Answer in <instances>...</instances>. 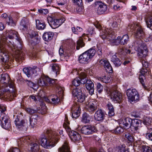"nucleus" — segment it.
<instances>
[{
    "label": "nucleus",
    "instance_id": "1",
    "mask_svg": "<svg viewBox=\"0 0 152 152\" xmlns=\"http://www.w3.org/2000/svg\"><path fill=\"white\" fill-rule=\"evenodd\" d=\"M6 36V38L2 40L6 47L0 46V63L10 66L11 61L9 60V53L14 56L16 61H20L24 59L25 51L17 32L12 30L7 31Z\"/></svg>",
    "mask_w": 152,
    "mask_h": 152
},
{
    "label": "nucleus",
    "instance_id": "2",
    "mask_svg": "<svg viewBox=\"0 0 152 152\" xmlns=\"http://www.w3.org/2000/svg\"><path fill=\"white\" fill-rule=\"evenodd\" d=\"M0 80L2 83L0 88V99L10 101L12 100L16 96L17 94L14 86L11 81H9L8 74H2Z\"/></svg>",
    "mask_w": 152,
    "mask_h": 152
},
{
    "label": "nucleus",
    "instance_id": "3",
    "mask_svg": "<svg viewBox=\"0 0 152 152\" xmlns=\"http://www.w3.org/2000/svg\"><path fill=\"white\" fill-rule=\"evenodd\" d=\"M45 136L41 140V145L45 148H50L54 146L60 139L59 135L55 132L47 129L44 131Z\"/></svg>",
    "mask_w": 152,
    "mask_h": 152
},
{
    "label": "nucleus",
    "instance_id": "4",
    "mask_svg": "<svg viewBox=\"0 0 152 152\" xmlns=\"http://www.w3.org/2000/svg\"><path fill=\"white\" fill-rule=\"evenodd\" d=\"M72 94L73 96H76L77 101L78 102L83 104H85L86 106L88 105L87 108L88 111L92 113L97 109V106L95 102L94 101L92 102H88L89 100H87V96L83 94L81 90L80 89H74L72 91Z\"/></svg>",
    "mask_w": 152,
    "mask_h": 152
},
{
    "label": "nucleus",
    "instance_id": "5",
    "mask_svg": "<svg viewBox=\"0 0 152 152\" xmlns=\"http://www.w3.org/2000/svg\"><path fill=\"white\" fill-rule=\"evenodd\" d=\"M135 30V37L139 40L136 41L132 46L137 48V50L142 49L145 46H147L145 44H142V41L141 40L142 39H144L145 36L143 29L140 26L136 25Z\"/></svg>",
    "mask_w": 152,
    "mask_h": 152
},
{
    "label": "nucleus",
    "instance_id": "6",
    "mask_svg": "<svg viewBox=\"0 0 152 152\" xmlns=\"http://www.w3.org/2000/svg\"><path fill=\"white\" fill-rule=\"evenodd\" d=\"M105 91L107 96L115 102L120 103L121 102L122 99L121 94L119 91L116 90L115 88L106 86V88L105 87Z\"/></svg>",
    "mask_w": 152,
    "mask_h": 152
},
{
    "label": "nucleus",
    "instance_id": "7",
    "mask_svg": "<svg viewBox=\"0 0 152 152\" xmlns=\"http://www.w3.org/2000/svg\"><path fill=\"white\" fill-rule=\"evenodd\" d=\"M96 52V50L93 48L85 51L79 56L78 60L79 62L86 64L94 56Z\"/></svg>",
    "mask_w": 152,
    "mask_h": 152
},
{
    "label": "nucleus",
    "instance_id": "8",
    "mask_svg": "<svg viewBox=\"0 0 152 152\" xmlns=\"http://www.w3.org/2000/svg\"><path fill=\"white\" fill-rule=\"evenodd\" d=\"M138 50V53L137 54L139 57L141 58L140 61L141 62L143 68H147L149 65V64L145 59L147 55L148 50L147 46L143 48V49Z\"/></svg>",
    "mask_w": 152,
    "mask_h": 152
},
{
    "label": "nucleus",
    "instance_id": "9",
    "mask_svg": "<svg viewBox=\"0 0 152 152\" xmlns=\"http://www.w3.org/2000/svg\"><path fill=\"white\" fill-rule=\"evenodd\" d=\"M126 95L129 101L131 103L136 102L139 100V96L135 89H129L126 91Z\"/></svg>",
    "mask_w": 152,
    "mask_h": 152
},
{
    "label": "nucleus",
    "instance_id": "10",
    "mask_svg": "<svg viewBox=\"0 0 152 152\" xmlns=\"http://www.w3.org/2000/svg\"><path fill=\"white\" fill-rule=\"evenodd\" d=\"M107 33L108 35H105V39H106L108 41H110V42L114 44L117 45L119 44H121V37L118 36L117 39H115L116 35L114 32H113V31H109V32L107 31Z\"/></svg>",
    "mask_w": 152,
    "mask_h": 152
},
{
    "label": "nucleus",
    "instance_id": "11",
    "mask_svg": "<svg viewBox=\"0 0 152 152\" xmlns=\"http://www.w3.org/2000/svg\"><path fill=\"white\" fill-rule=\"evenodd\" d=\"M105 70L107 75V80L105 78V83H110L112 79L113 69L108 60L105 59Z\"/></svg>",
    "mask_w": 152,
    "mask_h": 152
},
{
    "label": "nucleus",
    "instance_id": "12",
    "mask_svg": "<svg viewBox=\"0 0 152 152\" xmlns=\"http://www.w3.org/2000/svg\"><path fill=\"white\" fill-rule=\"evenodd\" d=\"M47 20L50 26L53 29L58 27L63 23L65 20V18L61 20H56L53 19L51 17L49 16L47 18Z\"/></svg>",
    "mask_w": 152,
    "mask_h": 152
},
{
    "label": "nucleus",
    "instance_id": "13",
    "mask_svg": "<svg viewBox=\"0 0 152 152\" xmlns=\"http://www.w3.org/2000/svg\"><path fill=\"white\" fill-rule=\"evenodd\" d=\"M23 71L28 77H29L33 74L36 75L37 73L40 71V69L37 66H34L32 67H25L23 68Z\"/></svg>",
    "mask_w": 152,
    "mask_h": 152
},
{
    "label": "nucleus",
    "instance_id": "14",
    "mask_svg": "<svg viewBox=\"0 0 152 152\" xmlns=\"http://www.w3.org/2000/svg\"><path fill=\"white\" fill-rule=\"evenodd\" d=\"M80 131L83 134L89 135L95 133L96 131V129L95 126L91 125H85L82 127Z\"/></svg>",
    "mask_w": 152,
    "mask_h": 152
},
{
    "label": "nucleus",
    "instance_id": "15",
    "mask_svg": "<svg viewBox=\"0 0 152 152\" xmlns=\"http://www.w3.org/2000/svg\"><path fill=\"white\" fill-rule=\"evenodd\" d=\"M71 111L72 118L76 119L80 115L81 109L80 105L76 103L74 104L71 107Z\"/></svg>",
    "mask_w": 152,
    "mask_h": 152
},
{
    "label": "nucleus",
    "instance_id": "16",
    "mask_svg": "<svg viewBox=\"0 0 152 152\" xmlns=\"http://www.w3.org/2000/svg\"><path fill=\"white\" fill-rule=\"evenodd\" d=\"M1 121V125L3 128L8 129L11 127L10 120L9 116L7 115H4L0 118Z\"/></svg>",
    "mask_w": 152,
    "mask_h": 152
},
{
    "label": "nucleus",
    "instance_id": "17",
    "mask_svg": "<svg viewBox=\"0 0 152 152\" xmlns=\"http://www.w3.org/2000/svg\"><path fill=\"white\" fill-rule=\"evenodd\" d=\"M14 122L16 126L21 130L26 128L27 124L24 120L20 119V116H17Z\"/></svg>",
    "mask_w": 152,
    "mask_h": 152
},
{
    "label": "nucleus",
    "instance_id": "18",
    "mask_svg": "<svg viewBox=\"0 0 152 152\" xmlns=\"http://www.w3.org/2000/svg\"><path fill=\"white\" fill-rule=\"evenodd\" d=\"M132 123V119L129 118H126L122 120L120 123V125L124 129H128L130 128H131Z\"/></svg>",
    "mask_w": 152,
    "mask_h": 152
},
{
    "label": "nucleus",
    "instance_id": "19",
    "mask_svg": "<svg viewBox=\"0 0 152 152\" xmlns=\"http://www.w3.org/2000/svg\"><path fill=\"white\" fill-rule=\"evenodd\" d=\"M85 87L90 95L91 96L94 94V84L91 80H88L85 84Z\"/></svg>",
    "mask_w": 152,
    "mask_h": 152
},
{
    "label": "nucleus",
    "instance_id": "20",
    "mask_svg": "<svg viewBox=\"0 0 152 152\" xmlns=\"http://www.w3.org/2000/svg\"><path fill=\"white\" fill-rule=\"evenodd\" d=\"M69 135L71 140L74 142L80 141L81 139V136L77 132L72 130L69 133Z\"/></svg>",
    "mask_w": 152,
    "mask_h": 152
},
{
    "label": "nucleus",
    "instance_id": "21",
    "mask_svg": "<svg viewBox=\"0 0 152 152\" xmlns=\"http://www.w3.org/2000/svg\"><path fill=\"white\" fill-rule=\"evenodd\" d=\"M141 121L136 119H132V123L131 126V129L132 132L135 133L137 131L138 128L141 124Z\"/></svg>",
    "mask_w": 152,
    "mask_h": 152
},
{
    "label": "nucleus",
    "instance_id": "22",
    "mask_svg": "<svg viewBox=\"0 0 152 152\" xmlns=\"http://www.w3.org/2000/svg\"><path fill=\"white\" fill-rule=\"evenodd\" d=\"M45 100L46 102L54 105L58 104L60 101L59 96L56 95H51L49 98L46 99Z\"/></svg>",
    "mask_w": 152,
    "mask_h": 152
},
{
    "label": "nucleus",
    "instance_id": "23",
    "mask_svg": "<svg viewBox=\"0 0 152 152\" xmlns=\"http://www.w3.org/2000/svg\"><path fill=\"white\" fill-rule=\"evenodd\" d=\"M104 112L101 109H99L96 112L94 117L95 119L97 121H102L104 120Z\"/></svg>",
    "mask_w": 152,
    "mask_h": 152
},
{
    "label": "nucleus",
    "instance_id": "24",
    "mask_svg": "<svg viewBox=\"0 0 152 152\" xmlns=\"http://www.w3.org/2000/svg\"><path fill=\"white\" fill-rule=\"evenodd\" d=\"M88 38V36L85 34H83L82 37H80L79 39L77 42V46L76 48L77 50H79L80 48H82L85 45V44L83 42V39H86Z\"/></svg>",
    "mask_w": 152,
    "mask_h": 152
},
{
    "label": "nucleus",
    "instance_id": "25",
    "mask_svg": "<svg viewBox=\"0 0 152 152\" xmlns=\"http://www.w3.org/2000/svg\"><path fill=\"white\" fill-rule=\"evenodd\" d=\"M117 53H112L110 54L111 60L113 62L114 65L117 67L120 66L122 63L120 59L118 58L116 55Z\"/></svg>",
    "mask_w": 152,
    "mask_h": 152
},
{
    "label": "nucleus",
    "instance_id": "26",
    "mask_svg": "<svg viewBox=\"0 0 152 152\" xmlns=\"http://www.w3.org/2000/svg\"><path fill=\"white\" fill-rule=\"evenodd\" d=\"M80 80L79 77H77L72 81V84L70 87V89L72 91L74 89H78L77 88V87L79 86L80 84Z\"/></svg>",
    "mask_w": 152,
    "mask_h": 152
},
{
    "label": "nucleus",
    "instance_id": "27",
    "mask_svg": "<svg viewBox=\"0 0 152 152\" xmlns=\"http://www.w3.org/2000/svg\"><path fill=\"white\" fill-rule=\"evenodd\" d=\"M104 3L101 1H97L95 3V5L98 7L97 12L99 14H101L104 12V9L103 7Z\"/></svg>",
    "mask_w": 152,
    "mask_h": 152
},
{
    "label": "nucleus",
    "instance_id": "28",
    "mask_svg": "<svg viewBox=\"0 0 152 152\" xmlns=\"http://www.w3.org/2000/svg\"><path fill=\"white\" fill-rule=\"evenodd\" d=\"M111 26H110L111 30L110 29H108V28L106 29V28H105V35H108V34L107 33V31L108 32H109V31H113V32H114V33H115V31L119 28V25H118L117 23L116 22H113L112 24H111ZM105 28H106L105 27Z\"/></svg>",
    "mask_w": 152,
    "mask_h": 152
},
{
    "label": "nucleus",
    "instance_id": "29",
    "mask_svg": "<svg viewBox=\"0 0 152 152\" xmlns=\"http://www.w3.org/2000/svg\"><path fill=\"white\" fill-rule=\"evenodd\" d=\"M54 34V33L52 32H45L43 35V38L45 41H48L53 38Z\"/></svg>",
    "mask_w": 152,
    "mask_h": 152
},
{
    "label": "nucleus",
    "instance_id": "30",
    "mask_svg": "<svg viewBox=\"0 0 152 152\" xmlns=\"http://www.w3.org/2000/svg\"><path fill=\"white\" fill-rule=\"evenodd\" d=\"M30 141V139L28 137H24L20 138L18 141V143L19 145H21L24 144L29 143Z\"/></svg>",
    "mask_w": 152,
    "mask_h": 152
},
{
    "label": "nucleus",
    "instance_id": "31",
    "mask_svg": "<svg viewBox=\"0 0 152 152\" xmlns=\"http://www.w3.org/2000/svg\"><path fill=\"white\" fill-rule=\"evenodd\" d=\"M59 152H71L67 143L65 142L62 146L58 148Z\"/></svg>",
    "mask_w": 152,
    "mask_h": 152
},
{
    "label": "nucleus",
    "instance_id": "32",
    "mask_svg": "<svg viewBox=\"0 0 152 152\" xmlns=\"http://www.w3.org/2000/svg\"><path fill=\"white\" fill-rule=\"evenodd\" d=\"M106 109L108 111V114L109 116H113L114 115V109L113 105L110 103L107 105Z\"/></svg>",
    "mask_w": 152,
    "mask_h": 152
},
{
    "label": "nucleus",
    "instance_id": "33",
    "mask_svg": "<svg viewBox=\"0 0 152 152\" xmlns=\"http://www.w3.org/2000/svg\"><path fill=\"white\" fill-rule=\"evenodd\" d=\"M91 116L86 113H84L82 115L81 121L84 124L88 123L91 120Z\"/></svg>",
    "mask_w": 152,
    "mask_h": 152
},
{
    "label": "nucleus",
    "instance_id": "34",
    "mask_svg": "<svg viewBox=\"0 0 152 152\" xmlns=\"http://www.w3.org/2000/svg\"><path fill=\"white\" fill-rule=\"evenodd\" d=\"M31 151L37 152L39 150V145L38 142H31Z\"/></svg>",
    "mask_w": 152,
    "mask_h": 152
},
{
    "label": "nucleus",
    "instance_id": "35",
    "mask_svg": "<svg viewBox=\"0 0 152 152\" xmlns=\"http://www.w3.org/2000/svg\"><path fill=\"white\" fill-rule=\"evenodd\" d=\"M43 80L45 84V86H48L49 84H53L55 83V80L49 78L48 76H43Z\"/></svg>",
    "mask_w": 152,
    "mask_h": 152
},
{
    "label": "nucleus",
    "instance_id": "36",
    "mask_svg": "<svg viewBox=\"0 0 152 152\" xmlns=\"http://www.w3.org/2000/svg\"><path fill=\"white\" fill-rule=\"evenodd\" d=\"M124 145L117 147L115 150V152H129V149L125 148Z\"/></svg>",
    "mask_w": 152,
    "mask_h": 152
},
{
    "label": "nucleus",
    "instance_id": "37",
    "mask_svg": "<svg viewBox=\"0 0 152 152\" xmlns=\"http://www.w3.org/2000/svg\"><path fill=\"white\" fill-rule=\"evenodd\" d=\"M36 26L38 29L43 30L46 27V25L45 23H42L39 20H36Z\"/></svg>",
    "mask_w": 152,
    "mask_h": 152
},
{
    "label": "nucleus",
    "instance_id": "38",
    "mask_svg": "<svg viewBox=\"0 0 152 152\" xmlns=\"http://www.w3.org/2000/svg\"><path fill=\"white\" fill-rule=\"evenodd\" d=\"M86 74L85 73H82L81 74V76L79 78H80V83L82 84H86L87 81L89 79H87L86 78Z\"/></svg>",
    "mask_w": 152,
    "mask_h": 152
},
{
    "label": "nucleus",
    "instance_id": "39",
    "mask_svg": "<svg viewBox=\"0 0 152 152\" xmlns=\"http://www.w3.org/2000/svg\"><path fill=\"white\" fill-rule=\"evenodd\" d=\"M40 38L38 37H33L32 40L30 42L31 45L32 46L38 44L40 42Z\"/></svg>",
    "mask_w": 152,
    "mask_h": 152
},
{
    "label": "nucleus",
    "instance_id": "40",
    "mask_svg": "<svg viewBox=\"0 0 152 152\" xmlns=\"http://www.w3.org/2000/svg\"><path fill=\"white\" fill-rule=\"evenodd\" d=\"M95 27L99 30H102V33H100V37H101L104 41V32H103V30L102 28V27L99 24H96L95 25Z\"/></svg>",
    "mask_w": 152,
    "mask_h": 152
},
{
    "label": "nucleus",
    "instance_id": "41",
    "mask_svg": "<svg viewBox=\"0 0 152 152\" xmlns=\"http://www.w3.org/2000/svg\"><path fill=\"white\" fill-rule=\"evenodd\" d=\"M20 29L22 30H26L28 28L27 24L26 22L24 20H21L19 26Z\"/></svg>",
    "mask_w": 152,
    "mask_h": 152
},
{
    "label": "nucleus",
    "instance_id": "42",
    "mask_svg": "<svg viewBox=\"0 0 152 152\" xmlns=\"http://www.w3.org/2000/svg\"><path fill=\"white\" fill-rule=\"evenodd\" d=\"M121 45H125L129 41V37L127 34H125L121 38Z\"/></svg>",
    "mask_w": 152,
    "mask_h": 152
},
{
    "label": "nucleus",
    "instance_id": "43",
    "mask_svg": "<svg viewBox=\"0 0 152 152\" xmlns=\"http://www.w3.org/2000/svg\"><path fill=\"white\" fill-rule=\"evenodd\" d=\"M124 136L126 138L128 141L132 142L134 141V138L133 136L131 134L129 133H126L124 134Z\"/></svg>",
    "mask_w": 152,
    "mask_h": 152
},
{
    "label": "nucleus",
    "instance_id": "44",
    "mask_svg": "<svg viewBox=\"0 0 152 152\" xmlns=\"http://www.w3.org/2000/svg\"><path fill=\"white\" fill-rule=\"evenodd\" d=\"M50 17L53 19L56 20H61L64 18L59 13H55L52 15Z\"/></svg>",
    "mask_w": 152,
    "mask_h": 152
},
{
    "label": "nucleus",
    "instance_id": "45",
    "mask_svg": "<svg viewBox=\"0 0 152 152\" xmlns=\"http://www.w3.org/2000/svg\"><path fill=\"white\" fill-rule=\"evenodd\" d=\"M146 23L148 27L152 30V15L149 16L147 20H146Z\"/></svg>",
    "mask_w": 152,
    "mask_h": 152
},
{
    "label": "nucleus",
    "instance_id": "46",
    "mask_svg": "<svg viewBox=\"0 0 152 152\" xmlns=\"http://www.w3.org/2000/svg\"><path fill=\"white\" fill-rule=\"evenodd\" d=\"M148 69L143 68L140 71V75L145 77V75H147L149 73L148 70Z\"/></svg>",
    "mask_w": 152,
    "mask_h": 152
},
{
    "label": "nucleus",
    "instance_id": "47",
    "mask_svg": "<svg viewBox=\"0 0 152 152\" xmlns=\"http://www.w3.org/2000/svg\"><path fill=\"white\" fill-rule=\"evenodd\" d=\"M52 69L53 71L57 75V73L59 71L60 68L58 65L57 64H54L52 66Z\"/></svg>",
    "mask_w": 152,
    "mask_h": 152
},
{
    "label": "nucleus",
    "instance_id": "48",
    "mask_svg": "<svg viewBox=\"0 0 152 152\" xmlns=\"http://www.w3.org/2000/svg\"><path fill=\"white\" fill-rule=\"evenodd\" d=\"M25 110L30 115L35 113L37 112V110L30 107L26 108H25Z\"/></svg>",
    "mask_w": 152,
    "mask_h": 152
},
{
    "label": "nucleus",
    "instance_id": "49",
    "mask_svg": "<svg viewBox=\"0 0 152 152\" xmlns=\"http://www.w3.org/2000/svg\"><path fill=\"white\" fill-rule=\"evenodd\" d=\"M118 52L120 54H122L124 55L126 53L127 54L130 53L131 52V51L129 50L123 49L120 48L118 50Z\"/></svg>",
    "mask_w": 152,
    "mask_h": 152
},
{
    "label": "nucleus",
    "instance_id": "50",
    "mask_svg": "<svg viewBox=\"0 0 152 152\" xmlns=\"http://www.w3.org/2000/svg\"><path fill=\"white\" fill-rule=\"evenodd\" d=\"M90 152H104V150L101 147H99V149L95 148H92L91 149Z\"/></svg>",
    "mask_w": 152,
    "mask_h": 152
},
{
    "label": "nucleus",
    "instance_id": "51",
    "mask_svg": "<svg viewBox=\"0 0 152 152\" xmlns=\"http://www.w3.org/2000/svg\"><path fill=\"white\" fill-rule=\"evenodd\" d=\"M142 152H152L151 148L147 146L142 145L141 147Z\"/></svg>",
    "mask_w": 152,
    "mask_h": 152
},
{
    "label": "nucleus",
    "instance_id": "52",
    "mask_svg": "<svg viewBox=\"0 0 152 152\" xmlns=\"http://www.w3.org/2000/svg\"><path fill=\"white\" fill-rule=\"evenodd\" d=\"M120 126H117L113 131V132L115 134H120L124 131L123 129Z\"/></svg>",
    "mask_w": 152,
    "mask_h": 152
},
{
    "label": "nucleus",
    "instance_id": "53",
    "mask_svg": "<svg viewBox=\"0 0 152 152\" xmlns=\"http://www.w3.org/2000/svg\"><path fill=\"white\" fill-rule=\"evenodd\" d=\"M7 22V23L8 25L14 26L15 25L12 18L10 17H8Z\"/></svg>",
    "mask_w": 152,
    "mask_h": 152
},
{
    "label": "nucleus",
    "instance_id": "54",
    "mask_svg": "<svg viewBox=\"0 0 152 152\" xmlns=\"http://www.w3.org/2000/svg\"><path fill=\"white\" fill-rule=\"evenodd\" d=\"M151 119L149 117L145 118L143 121V124L146 125H148L151 124Z\"/></svg>",
    "mask_w": 152,
    "mask_h": 152
},
{
    "label": "nucleus",
    "instance_id": "55",
    "mask_svg": "<svg viewBox=\"0 0 152 152\" xmlns=\"http://www.w3.org/2000/svg\"><path fill=\"white\" fill-rule=\"evenodd\" d=\"M97 91L99 94L101 93L103 91V86L99 83H97L96 84Z\"/></svg>",
    "mask_w": 152,
    "mask_h": 152
},
{
    "label": "nucleus",
    "instance_id": "56",
    "mask_svg": "<svg viewBox=\"0 0 152 152\" xmlns=\"http://www.w3.org/2000/svg\"><path fill=\"white\" fill-rule=\"evenodd\" d=\"M44 82L43 77H42L38 80V83L39 86H45V84Z\"/></svg>",
    "mask_w": 152,
    "mask_h": 152
},
{
    "label": "nucleus",
    "instance_id": "57",
    "mask_svg": "<svg viewBox=\"0 0 152 152\" xmlns=\"http://www.w3.org/2000/svg\"><path fill=\"white\" fill-rule=\"evenodd\" d=\"M30 124L31 126L33 127L36 124L37 121L36 120L34 119L31 118H29Z\"/></svg>",
    "mask_w": 152,
    "mask_h": 152
},
{
    "label": "nucleus",
    "instance_id": "58",
    "mask_svg": "<svg viewBox=\"0 0 152 152\" xmlns=\"http://www.w3.org/2000/svg\"><path fill=\"white\" fill-rule=\"evenodd\" d=\"M38 11L39 12L44 15H46L48 13V11L47 9H42L39 10Z\"/></svg>",
    "mask_w": 152,
    "mask_h": 152
},
{
    "label": "nucleus",
    "instance_id": "59",
    "mask_svg": "<svg viewBox=\"0 0 152 152\" xmlns=\"http://www.w3.org/2000/svg\"><path fill=\"white\" fill-rule=\"evenodd\" d=\"M26 82H27V84L28 86L31 88H32L35 85L34 83L30 80H26Z\"/></svg>",
    "mask_w": 152,
    "mask_h": 152
},
{
    "label": "nucleus",
    "instance_id": "60",
    "mask_svg": "<svg viewBox=\"0 0 152 152\" xmlns=\"http://www.w3.org/2000/svg\"><path fill=\"white\" fill-rule=\"evenodd\" d=\"M73 2L78 6L82 5V0H73Z\"/></svg>",
    "mask_w": 152,
    "mask_h": 152
},
{
    "label": "nucleus",
    "instance_id": "61",
    "mask_svg": "<svg viewBox=\"0 0 152 152\" xmlns=\"http://www.w3.org/2000/svg\"><path fill=\"white\" fill-rule=\"evenodd\" d=\"M57 88L58 90V93L59 94H63V88L60 86H58L57 87Z\"/></svg>",
    "mask_w": 152,
    "mask_h": 152
},
{
    "label": "nucleus",
    "instance_id": "62",
    "mask_svg": "<svg viewBox=\"0 0 152 152\" xmlns=\"http://www.w3.org/2000/svg\"><path fill=\"white\" fill-rule=\"evenodd\" d=\"M145 78V77H142V76H141V75H140L139 77V80L141 84H142V86L145 88V86L144 84V80L143 79Z\"/></svg>",
    "mask_w": 152,
    "mask_h": 152
},
{
    "label": "nucleus",
    "instance_id": "63",
    "mask_svg": "<svg viewBox=\"0 0 152 152\" xmlns=\"http://www.w3.org/2000/svg\"><path fill=\"white\" fill-rule=\"evenodd\" d=\"M6 110V107L5 105L0 104V111L3 113Z\"/></svg>",
    "mask_w": 152,
    "mask_h": 152
},
{
    "label": "nucleus",
    "instance_id": "64",
    "mask_svg": "<svg viewBox=\"0 0 152 152\" xmlns=\"http://www.w3.org/2000/svg\"><path fill=\"white\" fill-rule=\"evenodd\" d=\"M9 152H20V150L17 148L10 149Z\"/></svg>",
    "mask_w": 152,
    "mask_h": 152
}]
</instances>
